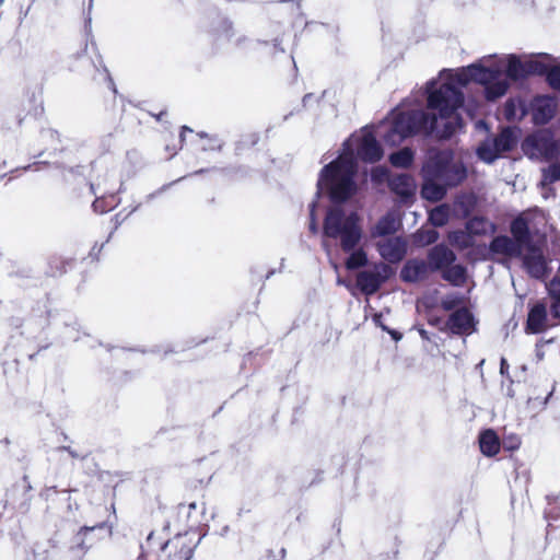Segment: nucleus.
I'll use <instances>...</instances> for the list:
<instances>
[{
	"instance_id": "obj_1",
	"label": "nucleus",
	"mask_w": 560,
	"mask_h": 560,
	"mask_svg": "<svg viewBox=\"0 0 560 560\" xmlns=\"http://www.w3.org/2000/svg\"><path fill=\"white\" fill-rule=\"evenodd\" d=\"M357 172L352 156H339L320 170L316 184V197L326 194L331 202L324 218L323 235L340 241L339 245H360L363 235L358 212L342 206L358 191Z\"/></svg>"
},
{
	"instance_id": "obj_2",
	"label": "nucleus",
	"mask_w": 560,
	"mask_h": 560,
	"mask_svg": "<svg viewBox=\"0 0 560 560\" xmlns=\"http://www.w3.org/2000/svg\"><path fill=\"white\" fill-rule=\"evenodd\" d=\"M420 196L430 202L445 198L450 189L460 186L468 177L463 160L456 159L452 149L431 148L420 171Z\"/></svg>"
},
{
	"instance_id": "obj_3",
	"label": "nucleus",
	"mask_w": 560,
	"mask_h": 560,
	"mask_svg": "<svg viewBox=\"0 0 560 560\" xmlns=\"http://www.w3.org/2000/svg\"><path fill=\"white\" fill-rule=\"evenodd\" d=\"M472 82L467 67L460 68L450 80L438 86V80L431 79L425 84L427 106L447 117L464 105L462 88Z\"/></svg>"
},
{
	"instance_id": "obj_4",
	"label": "nucleus",
	"mask_w": 560,
	"mask_h": 560,
	"mask_svg": "<svg viewBox=\"0 0 560 560\" xmlns=\"http://www.w3.org/2000/svg\"><path fill=\"white\" fill-rule=\"evenodd\" d=\"M438 124V116L423 109L400 110L394 116L383 140L386 144L396 147L406 139L420 133L434 135Z\"/></svg>"
},
{
	"instance_id": "obj_5",
	"label": "nucleus",
	"mask_w": 560,
	"mask_h": 560,
	"mask_svg": "<svg viewBox=\"0 0 560 560\" xmlns=\"http://www.w3.org/2000/svg\"><path fill=\"white\" fill-rule=\"evenodd\" d=\"M548 220L537 207L518 212L509 224L517 245H547Z\"/></svg>"
},
{
	"instance_id": "obj_6",
	"label": "nucleus",
	"mask_w": 560,
	"mask_h": 560,
	"mask_svg": "<svg viewBox=\"0 0 560 560\" xmlns=\"http://www.w3.org/2000/svg\"><path fill=\"white\" fill-rule=\"evenodd\" d=\"M472 82L481 84L485 88V97L489 102H494L502 97L510 83L503 77V72L499 67H485L475 62L468 66Z\"/></svg>"
},
{
	"instance_id": "obj_7",
	"label": "nucleus",
	"mask_w": 560,
	"mask_h": 560,
	"mask_svg": "<svg viewBox=\"0 0 560 560\" xmlns=\"http://www.w3.org/2000/svg\"><path fill=\"white\" fill-rule=\"evenodd\" d=\"M497 230V224L488 218L472 215L466 220L463 230L448 233L450 245H476L475 240L493 236Z\"/></svg>"
},
{
	"instance_id": "obj_8",
	"label": "nucleus",
	"mask_w": 560,
	"mask_h": 560,
	"mask_svg": "<svg viewBox=\"0 0 560 560\" xmlns=\"http://www.w3.org/2000/svg\"><path fill=\"white\" fill-rule=\"evenodd\" d=\"M455 255L450 247H432L429 264L435 269L443 270V278L454 285H463L467 278L466 269L454 264Z\"/></svg>"
},
{
	"instance_id": "obj_9",
	"label": "nucleus",
	"mask_w": 560,
	"mask_h": 560,
	"mask_svg": "<svg viewBox=\"0 0 560 560\" xmlns=\"http://www.w3.org/2000/svg\"><path fill=\"white\" fill-rule=\"evenodd\" d=\"M390 270L387 265L381 262L362 270L357 276V287L362 293L372 295L388 279Z\"/></svg>"
},
{
	"instance_id": "obj_10",
	"label": "nucleus",
	"mask_w": 560,
	"mask_h": 560,
	"mask_svg": "<svg viewBox=\"0 0 560 560\" xmlns=\"http://www.w3.org/2000/svg\"><path fill=\"white\" fill-rule=\"evenodd\" d=\"M525 144L547 160H552L560 155V144L550 132L532 135L526 138Z\"/></svg>"
},
{
	"instance_id": "obj_11",
	"label": "nucleus",
	"mask_w": 560,
	"mask_h": 560,
	"mask_svg": "<svg viewBox=\"0 0 560 560\" xmlns=\"http://www.w3.org/2000/svg\"><path fill=\"white\" fill-rule=\"evenodd\" d=\"M388 188L396 195L398 202L411 205L416 199L417 184L415 178L406 173L388 178Z\"/></svg>"
},
{
	"instance_id": "obj_12",
	"label": "nucleus",
	"mask_w": 560,
	"mask_h": 560,
	"mask_svg": "<svg viewBox=\"0 0 560 560\" xmlns=\"http://www.w3.org/2000/svg\"><path fill=\"white\" fill-rule=\"evenodd\" d=\"M523 266L534 278H542L548 272V261L542 254L541 247H520Z\"/></svg>"
},
{
	"instance_id": "obj_13",
	"label": "nucleus",
	"mask_w": 560,
	"mask_h": 560,
	"mask_svg": "<svg viewBox=\"0 0 560 560\" xmlns=\"http://www.w3.org/2000/svg\"><path fill=\"white\" fill-rule=\"evenodd\" d=\"M358 158L365 163H376L384 156V150L372 132L365 133L357 149Z\"/></svg>"
},
{
	"instance_id": "obj_14",
	"label": "nucleus",
	"mask_w": 560,
	"mask_h": 560,
	"mask_svg": "<svg viewBox=\"0 0 560 560\" xmlns=\"http://www.w3.org/2000/svg\"><path fill=\"white\" fill-rule=\"evenodd\" d=\"M447 327L454 334L469 335L475 330V320L467 308H459L450 316Z\"/></svg>"
},
{
	"instance_id": "obj_15",
	"label": "nucleus",
	"mask_w": 560,
	"mask_h": 560,
	"mask_svg": "<svg viewBox=\"0 0 560 560\" xmlns=\"http://www.w3.org/2000/svg\"><path fill=\"white\" fill-rule=\"evenodd\" d=\"M549 327L546 306L541 303L535 304L528 312L525 331L527 334H539Z\"/></svg>"
},
{
	"instance_id": "obj_16",
	"label": "nucleus",
	"mask_w": 560,
	"mask_h": 560,
	"mask_svg": "<svg viewBox=\"0 0 560 560\" xmlns=\"http://www.w3.org/2000/svg\"><path fill=\"white\" fill-rule=\"evenodd\" d=\"M478 197L475 192H462L454 200L456 215L468 219L478 206Z\"/></svg>"
},
{
	"instance_id": "obj_17",
	"label": "nucleus",
	"mask_w": 560,
	"mask_h": 560,
	"mask_svg": "<svg viewBox=\"0 0 560 560\" xmlns=\"http://www.w3.org/2000/svg\"><path fill=\"white\" fill-rule=\"evenodd\" d=\"M555 105L549 98H538L533 106V120L536 125H546L555 116Z\"/></svg>"
},
{
	"instance_id": "obj_18",
	"label": "nucleus",
	"mask_w": 560,
	"mask_h": 560,
	"mask_svg": "<svg viewBox=\"0 0 560 560\" xmlns=\"http://www.w3.org/2000/svg\"><path fill=\"white\" fill-rule=\"evenodd\" d=\"M501 154L511 152L517 144V135L512 127H504L497 136L490 138Z\"/></svg>"
},
{
	"instance_id": "obj_19",
	"label": "nucleus",
	"mask_w": 560,
	"mask_h": 560,
	"mask_svg": "<svg viewBox=\"0 0 560 560\" xmlns=\"http://www.w3.org/2000/svg\"><path fill=\"white\" fill-rule=\"evenodd\" d=\"M455 110L447 117H442L440 114L439 116L442 119H446V121L443 124V127L441 130H435L434 133H436V137L439 139L448 140L451 139L457 130H460L464 127V120L460 115H458Z\"/></svg>"
},
{
	"instance_id": "obj_20",
	"label": "nucleus",
	"mask_w": 560,
	"mask_h": 560,
	"mask_svg": "<svg viewBox=\"0 0 560 560\" xmlns=\"http://www.w3.org/2000/svg\"><path fill=\"white\" fill-rule=\"evenodd\" d=\"M504 74L508 81H520L527 78L526 62H523L517 56L510 55L508 58Z\"/></svg>"
},
{
	"instance_id": "obj_21",
	"label": "nucleus",
	"mask_w": 560,
	"mask_h": 560,
	"mask_svg": "<svg viewBox=\"0 0 560 560\" xmlns=\"http://www.w3.org/2000/svg\"><path fill=\"white\" fill-rule=\"evenodd\" d=\"M398 223L393 214L386 213L376 222L371 230L373 237H385L395 234Z\"/></svg>"
},
{
	"instance_id": "obj_22",
	"label": "nucleus",
	"mask_w": 560,
	"mask_h": 560,
	"mask_svg": "<svg viewBox=\"0 0 560 560\" xmlns=\"http://www.w3.org/2000/svg\"><path fill=\"white\" fill-rule=\"evenodd\" d=\"M388 161L396 168H409L415 162V151L410 147H404L388 155Z\"/></svg>"
},
{
	"instance_id": "obj_23",
	"label": "nucleus",
	"mask_w": 560,
	"mask_h": 560,
	"mask_svg": "<svg viewBox=\"0 0 560 560\" xmlns=\"http://www.w3.org/2000/svg\"><path fill=\"white\" fill-rule=\"evenodd\" d=\"M480 451L486 456H494L500 451V440L493 430H486L479 436Z\"/></svg>"
},
{
	"instance_id": "obj_24",
	"label": "nucleus",
	"mask_w": 560,
	"mask_h": 560,
	"mask_svg": "<svg viewBox=\"0 0 560 560\" xmlns=\"http://www.w3.org/2000/svg\"><path fill=\"white\" fill-rule=\"evenodd\" d=\"M476 155L481 162L489 165L493 164L502 156L501 152L491 142L490 138H487L480 142L476 149Z\"/></svg>"
},
{
	"instance_id": "obj_25",
	"label": "nucleus",
	"mask_w": 560,
	"mask_h": 560,
	"mask_svg": "<svg viewBox=\"0 0 560 560\" xmlns=\"http://www.w3.org/2000/svg\"><path fill=\"white\" fill-rule=\"evenodd\" d=\"M547 290L551 300V315L553 318L560 320V276H555V278L547 284Z\"/></svg>"
},
{
	"instance_id": "obj_26",
	"label": "nucleus",
	"mask_w": 560,
	"mask_h": 560,
	"mask_svg": "<svg viewBox=\"0 0 560 560\" xmlns=\"http://www.w3.org/2000/svg\"><path fill=\"white\" fill-rule=\"evenodd\" d=\"M165 549L178 548L173 556L172 560H189L192 556V548L185 542V537L177 536L173 540L167 541L164 546Z\"/></svg>"
},
{
	"instance_id": "obj_27",
	"label": "nucleus",
	"mask_w": 560,
	"mask_h": 560,
	"mask_svg": "<svg viewBox=\"0 0 560 560\" xmlns=\"http://www.w3.org/2000/svg\"><path fill=\"white\" fill-rule=\"evenodd\" d=\"M425 271V265L422 261L410 260L401 270V278L406 281L413 282L422 278Z\"/></svg>"
},
{
	"instance_id": "obj_28",
	"label": "nucleus",
	"mask_w": 560,
	"mask_h": 560,
	"mask_svg": "<svg viewBox=\"0 0 560 560\" xmlns=\"http://www.w3.org/2000/svg\"><path fill=\"white\" fill-rule=\"evenodd\" d=\"M366 262H368L366 255L360 247L357 250H353L352 253H350V256L346 261V266L348 269H357L359 267L366 265Z\"/></svg>"
},
{
	"instance_id": "obj_29",
	"label": "nucleus",
	"mask_w": 560,
	"mask_h": 560,
	"mask_svg": "<svg viewBox=\"0 0 560 560\" xmlns=\"http://www.w3.org/2000/svg\"><path fill=\"white\" fill-rule=\"evenodd\" d=\"M549 68L550 67L547 63L539 61V60L526 61L527 78L532 74H538V75L546 77Z\"/></svg>"
},
{
	"instance_id": "obj_30",
	"label": "nucleus",
	"mask_w": 560,
	"mask_h": 560,
	"mask_svg": "<svg viewBox=\"0 0 560 560\" xmlns=\"http://www.w3.org/2000/svg\"><path fill=\"white\" fill-rule=\"evenodd\" d=\"M546 81L553 90L560 91V63L549 68Z\"/></svg>"
},
{
	"instance_id": "obj_31",
	"label": "nucleus",
	"mask_w": 560,
	"mask_h": 560,
	"mask_svg": "<svg viewBox=\"0 0 560 560\" xmlns=\"http://www.w3.org/2000/svg\"><path fill=\"white\" fill-rule=\"evenodd\" d=\"M380 248H381V252H380L381 255L390 261L400 260L402 258V256L405 255V250H404L405 247L386 246V247H380Z\"/></svg>"
},
{
	"instance_id": "obj_32",
	"label": "nucleus",
	"mask_w": 560,
	"mask_h": 560,
	"mask_svg": "<svg viewBox=\"0 0 560 560\" xmlns=\"http://www.w3.org/2000/svg\"><path fill=\"white\" fill-rule=\"evenodd\" d=\"M318 199L315 196V199L308 205V211H310V231L312 233H316L318 231V223H317V215H316V209L318 207Z\"/></svg>"
},
{
	"instance_id": "obj_33",
	"label": "nucleus",
	"mask_w": 560,
	"mask_h": 560,
	"mask_svg": "<svg viewBox=\"0 0 560 560\" xmlns=\"http://www.w3.org/2000/svg\"><path fill=\"white\" fill-rule=\"evenodd\" d=\"M544 177L549 183H556L560 180V164H550L546 170H544Z\"/></svg>"
},
{
	"instance_id": "obj_34",
	"label": "nucleus",
	"mask_w": 560,
	"mask_h": 560,
	"mask_svg": "<svg viewBox=\"0 0 560 560\" xmlns=\"http://www.w3.org/2000/svg\"><path fill=\"white\" fill-rule=\"evenodd\" d=\"M488 245H517V243L511 234H500L493 235Z\"/></svg>"
},
{
	"instance_id": "obj_35",
	"label": "nucleus",
	"mask_w": 560,
	"mask_h": 560,
	"mask_svg": "<svg viewBox=\"0 0 560 560\" xmlns=\"http://www.w3.org/2000/svg\"><path fill=\"white\" fill-rule=\"evenodd\" d=\"M447 220V213L442 208H439L430 213V221L434 225H443Z\"/></svg>"
},
{
	"instance_id": "obj_36",
	"label": "nucleus",
	"mask_w": 560,
	"mask_h": 560,
	"mask_svg": "<svg viewBox=\"0 0 560 560\" xmlns=\"http://www.w3.org/2000/svg\"><path fill=\"white\" fill-rule=\"evenodd\" d=\"M382 318H383V314L382 313H375L372 317L374 324L378 327H381L383 330L387 331L388 334L392 335V337L395 339V340H399L401 338V336L395 331V330H390L387 326H385L382 322Z\"/></svg>"
},
{
	"instance_id": "obj_37",
	"label": "nucleus",
	"mask_w": 560,
	"mask_h": 560,
	"mask_svg": "<svg viewBox=\"0 0 560 560\" xmlns=\"http://www.w3.org/2000/svg\"><path fill=\"white\" fill-rule=\"evenodd\" d=\"M95 68L97 71H100L102 69V71L105 73L106 75V80L108 81V84H109V88L113 90L114 93H117V90H116V85L114 83V80L113 78L110 77V73L106 67V65L104 63L103 61V58L101 55H98V65H95Z\"/></svg>"
},
{
	"instance_id": "obj_38",
	"label": "nucleus",
	"mask_w": 560,
	"mask_h": 560,
	"mask_svg": "<svg viewBox=\"0 0 560 560\" xmlns=\"http://www.w3.org/2000/svg\"><path fill=\"white\" fill-rule=\"evenodd\" d=\"M40 138L45 141L60 142V133L56 129L47 128L40 130Z\"/></svg>"
},
{
	"instance_id": "obj_39",
	"label": "nucleus",
	"mask_w": 560,
	"mask_h": 560,
	"mask_svg": "<svg viewBox=\"0 0 560 560\" xmlns=\"http://www.w3.org/2000/svg\"><path fill=\"white\" fill-rule=\"evenodd\" d=\"M114 207V205H107L105 197L96 198L93 203L92 208L97 213H105L108 210H110Z\"/></svg>"
},
{
	"instance_id": "obj_40",
	"label": "nucleus",
	"mask_w": 560,
	"mask_h": 560,
	"mask_svg": "<svg viewBox=\"0 0 560 560\" xmlns=\"http://www.w3.org/2000/svg\"><path fill=\"white\" fill-rule=\"evenodd\" d=\"M390 177L392 176H389V172L386 167L378 166L372 171V179L374 182H382L384 179L388 180Z\"/></svg>"
},
{
	"instance_id": "obj_41",
	"label": "nucleus",
	"mask_w": 560,
	"mask_h": 560,
	"mask_svg": "<svg viewBox=\"0 0 560 560\" xmlns=\"http://www.w3.org/2000/svg\"><path fill=\"white\" fill-rule=\"evenodd\" d=\"M516 104L512 100H508L504 104V116L508 120H513L516 117Z\"/></svg>"
},
{
	"instance_id": "obj_42",
	"label": "nucleus",
	"mask_w": 560,
	"mask_h": 560,
	"mask_svg": "<svg viewBox=\"0 0 560 560\" xmlns=\"http://www.w3.org/2000/svg\"><path fill=\"white\" fill-rule=\"evenodd\" d=\"M209 145L202 147V151L218 150L221 151L223 147V142L218 138V136L209 137Z\"/></svg>"
},
{
	"instance_id": "obj_43",
	"label": "nucleus",
	"mask_w": 560,
	"mask_h": 560,
	"mask_svg": "<svg viewBox=\"0 0 560 560\" xmlns=\"http://www.w3.org/2000/svg\"><path fill=\"white\" fill-rule=\"evenodd\" d=\"M232 22L229 21L228 19H222L221 21V28H222V33L228 37L230 38L233 33L231 32L232 31Z\"/></svg>"
},
{
	"instance_id": "obj_44",
	"label": "nucleus",
	"mask_w": 560,
	"mask_h": 560,
	"mask_svg": "<svg viewBox=\"0 0 560 560\" xmlns=\"http://www.w3.org/2000/svg\"><path fill=\"white\" fill-rule=\"evenodd\" d=\"M439 233L434 230L428 232V240L427 243L423 245H431L438 241Z\"/></svg>"
},
{
	"instance_id": "obj_45",
	"label": "nucleus",
	"mask_w": 560,
	"mask_h": 560,
	"mask_svg": "<svg viewBox=\"0 0 560 560\" xmlns=\"http://www.w3.org/2000/svg\"><path fill=\"white\" fill-rule=\"evenodd\" d=\"M500 247H489V249H494V253H498V249ZM502 249H504V253L505 254H509V255H512L516 252H518L520 247H501Z\"/></svg>"
},
{
	"instance_id": "obj_46",
	"label": "nucleus",
	"mask_w": 560,
	"mask_h": 560,
	"mask_svg": "<svg viewBox=\"0 0 560 560\" xmlns=\"http://www.w3.org/2000/svg\"><path fill=\"white\" fill-rule=\"evenodd\" d=\"M376 245H382L381 243H377ZM384 245H408L401 237H396L394 242L387 241Z\"/></svg>"
},
{
	"instance_id": "obj_47",
	"label": "nucleus",
	"mask_w": 560,
	"mask_h": 560,
	"mask_svg": "<svg viewBox=\"0 0 560 560\" xmlns=\"http://www.w3.org/2000/svg\"><path fill=\"white\" fill-rule=\"evenodd\" d=\"M314 98L315 96L313 93H306L302 98L303 106L306 107Z\"/></svg>"
},
{
	"instance_id": "obj_48",
	"label": "nucleus",
	"mask_w": 560,
	"mask_h": 560,
	"mask_svg": "<svg viewBox=\"0 0 560 560\" xmlns=\"http://www.w3.org/2000/svg\"><path fill=\"white\" fill-rule=\"evenodd\" d=\"M536 357H537L538 361H541L545 357V353L541 349V342H538L536 345Z\"/></svg>"
},
{
	"instance_id": "obj_49",
	"label": "nucleus",
	"mask_w": 560,
	"mask_h": 560,
	"mask_svg": "<svg viewBox=\"0 0 560 560\" xmlns=\"http://www.w3.org/2000/svg\"><path fill=\"white\" fill-rule=\"evenodd\" d=\"M509 370V364L506 362V360L504 358L501 359V366H500V372L501 374H505Z\"/></svg>"
},
{
	"instance_id": "obj_50",
	"label": "nucleus",
	"mask_w": 560,
	"mask_h": 560,
	"mask_svg": "<svg viewBox=\"0 0 560 560\" xmlns=\"http://www.w3.org/2000/svg\"><path fill=\"white\" fill-rule=\"evenodd\" d=\"M273 48L277 50V51H281L283 52L284 49L281 47V39L279 38H275L273 39Z\"/></svg>"
},
{
	"instance_id": "obj_51",
	"label": "nucleus",
	"mask_w": 560,
	"mask_h": 560,
	"mask_svg": "<svg viewBox=\"0 0 560 560\" xmlns=\"http://www.w3.org/2000/svg\"><path fill=\"white\" fill-rule=\"evenodd\" d=\"M337 283H338V284H341V285H346V287L350 290V292H351L353 295L355 294L353 287H352V285H350L349 283H346V281H343V280H341V279H338V280H337Z\"/></svg>"
},
{
	"instance_id": "obj_52",
	"label": "nucleus",
	"mask_w": 560,
	"mask_h": 560,
	"mask_svg": "<svg viewBox=\"0 0 560 560\" xmlns=\"http://www.w3.org/2000/svg\"><path fill=\"white\" fill-rule=\"evenodd\" d=\"M187 131H188V132H192V129H191V128H189V127H187V126H183V127H182L180 135H179V137H180V140H182V141L184 140L185 132H187Z\"/></svg>"
},
{
	"instance_id": "obj_53",
	"label": "nucleus",
	"mask_w": 560,
	"mask_h": 560,
	"mask_svg": "<svg viewBox=\"0 0 560 560\" xmlns=\"http://www.w3.org/2000/svg\"><path fill=\"white\" fill-rule=\"evenodd\" d=\"M442 306L445 308V310H451L453 307V302L450 301V300H444L442 302Z\"/></svg>"
},
{
	"instance_id": "obj_54",
	"label": "nucleus",
	"mask_w": 560,
	"mask_h": 560,
	"mask_svg": "<svg viewBox=\"0 0 560 560\" xmlns=\"http://www.w3.org/2000/svg\"><path fill=\"white\" fill-rule=\"evenodd\" d=\"M198 136H199L200 138H207V139H209V137H211L210 135H208V133H207V132H205V131H200V132H198Z\"/></svg>"
},
{
	"instance_id": "obj_55",
	"label": "nucleus",
	"mask_w": 560,
	"mask_h": 560,
	"mask_svg": "<svg viewBox=\"0 0 560 560\" xmlns=\"http://www.w3.org/2000/svg\"><path fill=\"white\" fill-rule=\"evenodd\" d=\"M90 190L93 195H96L95 184H93V183L90 184Z\"/></svg>"
},
{
	"instance_id": "obj_56",
	"label": "nucleus",
	"mask_w": 560,
	"mask_h": 560,
	"mask_svg": "<svg viewBox=\"0 0 560 560\" xmlns=\"http://www.w3.org/2000/svg\"><path fill=\"white\" fill-rule=\"evenodd\" d=\"M246 40V37H240L237 40H236V45L237 46H241L243 42Z\"/></svg>"
},
{
	"instance_id": "obj_57",
	"label": "nucleus",
	"mask_w": 560,
	"mask_h": 560,
	"mask_svg": "<svg viewBox=\"0 0 560 560\" xmlns=\"http://www.w3.org/2000/svg\"><path fill=\"white\" fill-rule=\"evenodd\" d=\"M205 172H207V170L200 168V170L196 171L192 175H199V174H202Z\"/></svg>"
},
{
	"instance_id": "obj_58",
	"label": "nucleus",
	"mask_w": 560,
	"mask_h": 560,
	"mask_svg": "<svg viewBox=\"0 0 560 560\" xmlns=\"http://www.w3.org/2000/svg\"><path fill=\"white\" fill-rule=\"evenodd\" d=\"M94 527H84L81 529L82 533H86V532H90V530H93Z\"/></svg>"
},
{
	"instance_id": "obj_59",
	"label": "nucleus",
	"mask_w": 560,
	"mask_h": 560,
	"mask_svg": "<svg viewBox=\"0 0 560 560\" xmlns=\"http://www.w3.org/2000/svg\"><path fill=\"white\" fill-rule=\"evenodd\" d=\"M189 509H196V503H195V502H194V503H190V504H189Z\"/></svg>"
},
{
	"instance_id": "obj_60",
	"label": "nucleus",
	"mask_w": 560,
	"mask_h": 560,
	"mask_svg": "<svg viewBox=\"0 0 560 560\" xmlns=\"http://www.w3.org/2000/svg\"><path fill=\"white\" fill-rule=\"evenodd\" d=\"M85 26H91V19H89V20L86 21Z\"/></svg>"
},
{
	"instance_id": "obj_61",
	"label": "nucleus",
	"mask_w": 560,
	"mask_h": 560,
	"mask_svg": "<svg viewBox=\"0 0 560 560\" xmlns=\"http://www.w3.org/2000/svg\"><path fill=\"white\" fill-rule=\"evenodd\" d=\"M165 112H161L160 115L158 116V119L160 120L161 119V116L164 115Z\"/></svg>"
},
{
	"instance_id": "obj_62",
	"label": "nucleus",
	"mask_w": 560,
	"mask_h": 560,
	"mask_svg": "<svg viewBox=\"0 0 560 560\" xmlns=\"http://www.w3.org/2000/svg\"><path fill=\"white\" fill-rule=\"evenodd\" d=\"M43 154H44V152L42 151V152H39V153L36 155V158H40Z\"/></svg>"
},
{
	"instance_id": "obj_63",
	"label": "nucleus",
	"mask_w": 560,
	"mask_h": 560,
	"mask_svg": "<svg viewBox=\"0 0 560 560\" xmlns=\"http://www.w3.org/2000/svg\"><path fill=\"white\" fill-rule=\"evenodd\" d=\"M32 165H27L26 167H24L25 171L27 170H31Z\"/></svg>"
},
{
	"instance_id": "obj_64",
	"label": "nucleus",
	"mask_w": 560,
	"mask_h": 560,
	"mask_svg": "<svg viewBox=\"0 0 560 560\" xmlns=\"http://www.w3.org/2000/svg\"><path fill=\"white\" fill-rule=\"evenodd\" d=\"M556 276H560V266H559V270H558V273Z\"/></svg>"
}]
</instances>
